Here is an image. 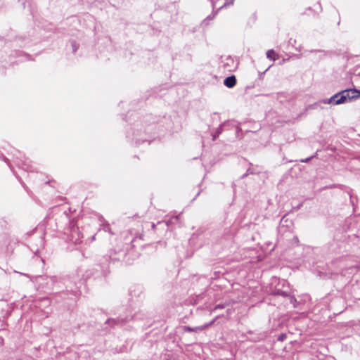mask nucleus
<instances>
[{
	"label": "nucleus",
	"mask_w": 360,
	"mask_h": 360,
	"mask_svg": "<svg viewBox=\"0 0 360 360\" xmlns=\"http://www.w3.org/2000/svg\"><path fill=\"white\" fill-rule=\"evenodd\" d=\"M72 48H73V51L75 52L77 51L78 46H77L75 42H73L72 44Z\"/></svg>",
	"instance_id": "nucleus-8"
},
{
	"label": "nucleus",
	"mask_w": 360,
	"mask_h": 360,
	"mask_svg": "<svg viewBox=\"0 0 360 360\" xmlns=\"http://www.w3.org/2000/svg\"><path fill=\"white\" fill-rule=\"evenodd\" d=\"M217 136L214 135V137H213V139L214 140L216 139Z\"/></svg>",
	"instance_id": "nucleus-11"
},
{
	"label": "nucleus",
	"mask_w": 360,
	"mask_h": 360,
	"mask_svg": "<svg viewBox=\"0 0 360 360\" xmlns=\"http://www.w3.org/2000/svg\"><path fill=\"white\" fill-rule=\"evenodd\" d=\"M236 84V78L234 75H231L230 77H226L224 81V84L229 87L232 88Z\"/></svg>",
	"instance_id": "nucleus-3"
},
{
	"label": "nucleus",
	"mask_w": 360,
	"mask_h": 360,
	"mask_svg": "<svg viewBox=\"0 0 360 360\" xmlns=\"http://www.w3.org/2000/svg\"><path fill=\"white\" fill-rule=\"evenodd\" d=\"M357 95H359V97H360V91H359V90H358V94H357Z\"/></svg>",
	"instance_id": "nucleus-10"
},
{
	"label": "nucleus",
	"mask_w": 360,
	"mask_h": 360,
	"mask_svg": "<svg viewBox=\"0 0 360 360\" xmlns=\"http://www.w3.org/2000/svg\"><path fill=\"white\" fill-rule=\"evenodd\" d=\"M358 90L356 89H349L338 92L331 96L330 98L322 101V103L325 104H333L339 105L347 101H350L354 98H359V95H357Z\"/></svg>",
	"instance_id": "nucleus-1"
},
{
	"label": "nucleus",
	"mask_w": 360,
	"mask_h": 360,
	"mask_svg": "<svg viewBox=\"0 0 360 360\" xmlns=\"http://www.w3.org/2000/svg\"><path fill=\"white\" fill-rule=\"evenodd\" d=\"M224 68L227 71H233L236 68V64L232 58L228 57L224 63Z\"/></svg>",
	"instance_id": "nucleus-2"
},
{
	"label": "nucleus",
	"mask_w": 360,
	"mask_h": 360,
	"mask_svg": "<svg viewBox=\"0 0 360 360\" xmlns=\"http://www.w3.org/2000/svg\"><path fill=\"white\" fill-rule=\"evenodd\" d=\"M310 160V158H307L304 160H302V162H307Z\"/></svg>",
	"instance_id": "nucleus-9"
},
{
	"label": "nucleus",
	"mask_w": 360,
	"mask_h": 360,
	"mask_svg": "<svg viewBox=\"0 0 360 360\" xmlns=\"http://www.w3.org/2000/svg\"><path fill=\"white\" fill-rule=\"evenodd\" d=\"M225 307H226V304H217L214 307V310H217V309H224Z\"/></svg>",
	"instance_id": "nucleus-7"
},
{
	"label": "nucleus",
	"mask_w": 360,
	"mask_h": 360,
	"mask_svg": "<svg viewBox=\"0 0 360 360\" xmlns=\"http://www.w3.org/2000/svg\"><path fill=\"white\" fill-rule=\"evenodd\" d=\"M233 1H234V0H230L229 1L225 2L224 4L220 7V8H222L224 7H226V6H229V5L233 4Z\"/></svg>",
	"instance_id": "nucleus-6"
},
{
	"label": "nucleus",
	"mask_w": 360,
	"mask_h": 360,
	"mask_svg": "<svg viewBox=\"0 0 360 360\" xmlns=\"http://www.w3.org/2000/svg\"><path fill=\"white\" fill-rule=\"evenodd\" d=\"M266 57L269 59L272 60L274 61L278 58V56L272 49L267 51V52H266Z\"/></svg>",
	"instance_id": "nucleus-4"
},
{
	"label": "nucleus",
	"mask_w": 360,
	"mask_h": 360,
	"mask_svg": "<svg viewBox=\"0 0 360 360\" xmlns=\"http://www.w3.org/2000/svg\"><path fill=\"white\" fill-rule=\"evenodd\" d=\"M213 323H214V321L210 322L209 324H207L206 326H201V327H198V328H191L189 326H186L184 330H185V331H188V332L196 331L197 330H203L206 327H207L209 326H211Z\"/></svg>",
	"instance_id": "nucleus-5"
}]
</instances>
